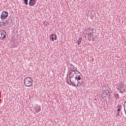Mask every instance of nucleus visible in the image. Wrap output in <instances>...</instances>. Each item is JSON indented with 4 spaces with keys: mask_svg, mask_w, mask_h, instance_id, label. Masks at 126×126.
<instances>
[{
    "mask_svg": "<svg viewBox=\"0 0 126 126\" xmlns=\"http://www.w3.org/2000/svg\"><path fill=\"white\" fill-rule=\"evenodd\" d=\"M77 86H82V84H83V83H82V82H80V81H77Z\"/></svg>",
    "mask_w": 126,
    "mask_h": 126,
    "instance_id": "14",
    "label": "nucleus"
},
{
    "mask_svg": "<svg viewBox=\"0 0 126 126\" xmlns=\"http://www.w3.org/2000/svg\"><path fill=\"white\" fill-rule=\"evenodd\" d=\"M89 31L90 32V37H88V39L89 41H91V34H92V32H93V29L90 28Z\"/></svg>",
    "mask_w": 126,
    "mask_h": 126,
    "instance_id": "9",
    "label": "nucleus"
},
{
    "mask_svg": "<svg viewBox=\"0 0 126 126\" xmlns=\"http://www.w3.org/2000/svg\"><path fill=\"white\" fill-rule=\"evenodd\" d=\"M82 41V38L80 37L78 40V43L77 44L78 45H80L81 44V41Z\"/></svg>",
    "mask_w": 126,
    "mask_h": 126,
    "instance_id": "13",
    "label": "nucleus"
},
{
    "mask_svg": "<svg viewBox=\"0 0 126 126\" xmlns=\"http://www.w3.org/2000/svg\"><path fill=\"white\" fill-rule=\"evenodd\" d=\"M8 16V12L4 11L2 12L1 16H0V18L2 19V20H3V19H5L6 17Z\"/></svg>",
    "mask_w": 126,
    "mask_h": 126,
    "instance_id": "3",
    "label": "nucleus"
},
{
    "mask_svg": "<svg viewBox=\"0 0 126 126\" xmlns=\"http://www.w3.org/2000/svg\"><path fill=\"white\" fill-rule=\"evenodd\" d=\"M26 5H28V0H24Z\"/></svg>",
    "mask_w": 126,
    "mask_h": 126,
    "instance_id": "17",
    "label": "nucleus"
},
{
    "mask_svg": "<svg viewBox=\"0 0 126 126\" xmlns=\"http://www.w3.org/2000/svg\"><path fill=\"white\" fill-rule=\"evenodd\" d=\"M71 71H73V72H74V71H77V68L73 66V69L71 70Z\"/></svg>",
    "mask_w": 126,
    "mask_h": 126,
    "instance_id": "15",
    "label": "nucleus"
},
{
    "mask_svg": "<svg viewBox=\"0 0 126 126\" xmlns=\"http://www.w3.org/2000/svg\"><path fill=\"white\" fill-rule=\"evenodd\" d=\"M74 76V74H73L71 75H69V78L70 82H71V83L73 84V85H75V82L73 81V80H71V78H73Z\"/></svg>",
    "mask_w": 126,
    "mask_h": 126,
    "instance_id": "8",
    "label": "nucleus"
},
{
    "mask_svg": "<svg viewBox=\"0 0 126 126\" xmlns=\"http://www.w3.org/2000/svg\"><path fill=\"white\" fill-rule=\"evenodd\" d=\"M6 37V32L4 31H0V40H3Z\"/></svg>",
    "mask_w": 126,
    "mask_h": 126,
    "instance_id": "2",
    "label": "nucleus"
},
{
    "mask_svg": "<svg viewBox=\"0 0 126 126\" xmlns=\"http://www.w3.org/2000/svg\"><path fill=\"white\" fill-rule=\"evenodd\" d=\"M117 107L118 108V109H120V110H121V109H122V106H121V105H118L117 106Z\"/></svg>",
    "mask_w": 126,
    "mask_h": 126,
    "instance_id": "21",
    "label": "nucleus"
},
{
    "mask_svg": "<svg viewBox=\"0 0 126 126\" xmlns=\"http://www.w3.org/2000/svg\"><path fill=\"white\" fill-rule=\"evenodd\" d=\"M111 109L112 110V114L114 115L115 112H117V105L115 104H111Z\"/></svg>",
    "mask_w": 126,
    "mask_h": 126,
    "instance_id": "4",
    "label": "nucleus"
},
{
    "mask_svg": "<svg viewBox=\"0 0 126 126\" xmlns=\"http://www.w3.org/2000/svg\"><path fill=\"white\" fill-rule=\"evenodd\" d=\"M118 89L120 90L121 93H124V92H126V89L125 88L120 87V88Z\"/></svg>",
    "mask_w": 126,
    "mask_h": 126,
    "instance_id": "10",
    "label": "nucleus"
},
{
    "mask_svg": "<svg viewBox=\"0 0 126 126\" xmlns=\"http://www.w3.org/2000/svg\"><path fill=\"white\" fill-rule=\"evenodd\" d=\"M77 71V72H78V73H79V74H80V73H80L79 71Z\"/></svg>",
    "mask_w": 126,
    "mask_h": 126,
    "instance_id": "26",
    "label": "nucleus"
},
{
    "mask_svg": "<svg viewBox=\"0 0 126 126\" xmlns=\"http://www.w3.org/2000/svg\"><path fill=\"white\" fill-rule=\"evenodd\" d=\"M120 87H122V88H125V87L123 84H121V85H119L118 87V89H120Z\"/></svg>",
    "mask_w": 126,
    "mask_h": 126,
    "instance_id": "19",
    "label": "nucleus"
},
{
    "mask_svg": "<svg viewBox=\"0 0 126 126\" xmlns=\"http://www.w3.org/2000/svg\"><path fill=\"white\" fill-rule=\"evenodd\" d=\"M6 26H10V25L12 24V19L10 18H8L7 20H6Z\"/></svg>",
    "mask_w": 126,
    "mask_h": 126,
    "instance_id": "6",
    "label": "nucleus"
},
{
    "mask_svg": "<svg viewBox=\"0 0 126 126\" xmlns=\"http://www.w3.org/2000/svg\"><path fill=\"white\" fill-rule=\"evenodd\" d=\"M43 24L45 26H48V25L49 24V23H48V22H44Z\"/></svg>",
    "mask_w": 126,
    "mask_h": 126,
    "instance_id": "18",
    "label": "nucleus"
},
{
    "mask_svg": "<svg viewBox=\"0 0 126 126\" xmlns=\"http://www.w3.org/2000/svg\"><path fill=\"white\" fill-rule=\"evenodd\" d=\"M115 98H119V94H115Z\"/></svg>",
    "mask_w": 126,
    "mask_h": 126,
    "instance_id": "20",
    "label": "nucleus"
},
{
    "mask_svg": "<svg viewBox=\"0 0 126 126\" xmlns=\"http://www.w3.org/2000/svg\"><path fill=\"white\" fill-rule=\"evenodd\" d=\"M24 83L27 87H30L33 85V80L29 77H26L24 79Z\"/></svg>",
    "mask_w": 126,
    "mask_h": 126,
    "instance_id": "1",
    "label": "nucleus"
},
{
    "mask_svg": "<svg viewBox=\"0 0 126 126\" xmlns=\"http://www.w3.org/2000/svg\"><path fill=\"white\" fill-rule=\"evenodd\" d=\"M36 0H30L29 2V4L30 6H34L36 4Z\"/></svg>",
    "mask_w": 126,
    "mask_h": 126,
    "instance_id": "5",
    "label": "nucleus"
},
{
    "mask_svg": "<svg viewBox=\"0 0 126 126\" xmlns=\"http://www.w3.org/2000/svg\"><path fill=\"white\" fill-rule=\"evenodd\" d=\"M71 74H72V72H70V74H69L70 76V75H71Z\"/></svg>",
    "mask_w": 126,
    "mask_h": 126,
    "instance_id": "25",
    "label": "nucleus"
},
{
    "mask_svg": "<svg viewBox=\"0 0 126 126\" xmlns=\"http://www.w3.org/2000/svg\"><path fill=\"white\" fill-rule=\"evenodd\" d=\"M88 38L89 37H90V32L89 33H88Z\"/></svg>",
    "mask_w": 126,
    "mask_h": 126,
    "instance_id": "24",
    "label": "nucleus"
},
{
    "mask_svg": "<svg viewBox=\"0 0 126 126\" xmlns=\"http://www.w3.org/2000/svg\"><path fill=\"white\" fill-rule=\"evenodd\" d=\"M3 26L4 25V26H5L6 25V26H7V25H6V22H4L3 23V25H2Z\"/></svg>",
    "mask_w": 126,
    "mask_h": 126,
    "instance_id": "22",
    "label": "nucleus"
},
{
    "mask_svg": "<svg viewBox=\"0 0 126 126\" xmlns=\"http://www.w3.org/2000/svg\"><path fill=\"white\" fill-rule=\"evenodd\" d=\"M50 39L51 41H55V40H57V35L55 34H52L50 36Z\"/></svg>",
    "mask_w": 126,
    "mask_h": 126,
    "instance_id": "7",
    "label": "nucleus"
},
{
    "mask_svg": "<svg viewBox=\"0 0 126 126\" xmlns=\"http://www.w3.org/2000/svg\"><path fill=\"white\" fill-rule=\"evenodd\" d=\"M78 81L79 80H81V77H80V75H77L75 77V81Z\"/></svg>",
    "mask_w": 126,
    "mask_h": 126,
    "instance_id": "11",
    "label": "nucleus"
},
{
    "mask_svg": "<svg viewBox=\"0 0 126 126\" xmlns=\"http://www.w3.org/2000/svg\"><path fill=\"white\" fill-rule=\"evenodd\" d=\"M35 110L36 113H39V112L41 111V106L35 107Z\"/></svg>",
    "mask_w": 126,
    "mask_h": 126,
    "instance_id": "12",
    "label": "nucleus"
},
{
    "mask_svg": "<svg viewBox=\"0 0 126 126\" xmlns=\"http://www.w3.org/2000/svg\"><path fill=\"white\" fill-rule=\"evenodd\" d=\"M120 111H121V109H120V108H118L117 109V112H118V113L120 112Z\"/></svg>",
    "mask_w": 126,
    "mask_h": 126,
    "instance_id": "23",
    "label": "nucleus"
},
{
    "mask_svg": "<svg viewBox=\"0 0 126 126\" xmlns=\"http://www.w3.org/2000/svg\"><path fill=\"white\" fill-rule=\"evenodd\" d=\"M74 74H77V73H76V72H75Z\"/></svg>",
    "mask_w": 126,
    "mask_h": 126,
    "instance_id": "27",
    "label": "nucleus"
},
{
    "mask_svg": "<svg viewBox=\"0 0 126 126\" xmlns=\"http://www.w3.org/2000/svg\"><path fill=\"white\" fill-rule=\"evenodd\" d=\"M94 100H97V99L96 98H95Z\"/></svg>",
    "mask_w": 126,
    "mask_h": 126,
    "instance_id": "28",
    "label": "nucleus"
},
{
    "mask_svg": "<svg viewBox=\"0 0 126 126\" xmlns=\"http://www.w3.org/2000/svg\"><path fill=\"white\" fill-rule=\"evenodd\" d=\"M124 107L125 112L126 114V102H125Z\"/></svg>",
    "mask_w": 126,
    "mask_h": 126,
    "instance_id": "16",
    "label": "nucleus"
}]
</instances>
